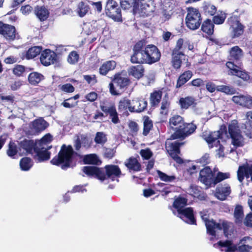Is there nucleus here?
I'll return each mask as SVG.
<instances>
[{
  "instance_id": "nucleus-1",
  "label": "nucleus",
  "mask_w": 252,
  "mask_h": 252,
  "mask_svg": "<svg viewBox=\"0 0 252 252\" xmlns=\"http://www.w3.org/2000/svg\"><path fill=\"white\" fill-rule=\"evenodd\" d=\"M133 51V54L130 58L133 63L151 64L158 62L160 58V53L156 46L146 45L141 41L135 45Z\"/></svg>"
},
{
  "instance_id": "nucleus-2",
  "label": "nucleus",
  "mask_w": 252,
  "mask_h": 252,
  "mask_svg": "<svg viewBox=\"0 0 252 252\" xmlns=\"http://www.w3.org/2000/svg\"><path fill=\"white\" fill-rule=\"evenodd\" d=\"M202 136L207 142L210 148L213 147L216 148V155L218 157L224 156V145L225 142L223 141V139L224 140L225 138L228 139H230L227 135L225 126H221L220 129L217 131L205 132Z\"/></svg>"
},
{
  "instance_id": "nucleus-3",
  "label": "nucleus",
  "mask_w": 252,
  "mask_h": 252,
  "mask_svg": "<svg viewBox=\"0 0 252 252\" xmlns=\"http://www.w3.org/2000/svg\"><path fill=\"white\" fill-rule=\"evenodd\" d=\"M184 121L182 117L179 115H176L172 117L169 120V127L170 128L175 130L174 134L171 136V139H175L178 138H185L186 137L193 133L196 129V126L192 123H189L187 127H184L183 128L186 129V127L189 128V130L182 131V127L184 124Z\"/></svg>"
},
{
  "instance_id": "nucleus-4",
  "label": "nucleus",
  "mask_w": 252,
  "mask_h": 252,
  "mask_svg": "<svg viewBox=\"0 0 252 252\" xmlns=\"http://www.w3.org/2000/svg\"><path fill=\"white\" fill-rule=\"evenodd\" d=\"M187 200L184 197H178L174 202L173 206L178 212V216L188 223L195 224L193 210L191 208H185Z\"/></svg>"
},
{
  "instance_id": "nucleus-5",
  "label": "nucleus",
  "mask_w": 252,
  "mask_h": 252,
  "mask_svg": "<svg viewBox=\"0 0 252 252\" xmlns=\"http://www.w3.org/2000/svg\"><path fill=\"white\" fill-rule=\"evenodd\" d=\"M200 216L202 220L205 222L207 232L212 236H216L217 233L223 230L224 234L228 236L227 229L228 224L224 221H220L216 223L213 220H209L208 212L207 210H203L200 212Z\"/></svg>"
},
{
  "instance_id": "nucleus-6",
  "label": "nucleus",
  "mask_w": 252,
  "mask_h": 252,
  "mask_svg": "<svg viewBox=\"0 0 252 252\" xmlns=\"http://www.w3.org/2000/svg\"><path fill=\"white\" fill-rule=\"evenodd\" d=\"M73 153V150L71 146L63 145L58 156L53 158L51 162L55 165L63 164L62 168L64 169L70 166Z\"/></svg>"
},
{
  "instance_id": "nucleus-7",
  "label": "nucleus",
  "mask_w": 252,
  "mask_h": 252,
  "mask_svg": "<svg viewBox=\"0 0 252 252\" xmlns=\"http://www.w3.org/2000/svg\"><path fill=\"white\" fill-rule=\"evenodd\" d=\"M228 133L231 144L234 146H242L244 143V138L236 120H233L229 124Z\"/></svg>"
},
{
  "instance_id": "nucleus-8",
  "label": "nucleus",
  "mask_w": 252,
  "mask_h": 252,
  "mask_svg": "<svg viewBox=\"0 0 252 252\" xmlns=\"http://www.w3.org/2000/svg\"><path fill=\"white\" fill-rule=\"evenodd\" d=\"M186 17L187 26L190 29H197L201 24L200 14L198 10L193 7H189Z\"/></svg>"
},
{
  "instance_id": "nucleus-9",
  "label": "nucleus",
  "mask_w": 252,
  "mask_h": 252,
  "mask_svg": "<svg viewBox=\"0 0 252 252\" xmlns=\"http://www.w3.org/2000/svg\"><path fill=\"white\" fill-rule=\"evenodd\" d=\"M128 84V79L122 76L121 74H116L113 80V82L109 84V89L111 94L113 95L120 94L119 89H122Z\"/></svg>"
},
{
  "instance_id": "nucleus-10",
  "label": "nucleus",
  "mask_w": 252,
  "mask_h": 252,
  "mask_svg": "<svg viewBox=\"0 0 252 252\" xmlns=\"http://www.w3.org/2000/svg\"><path fill=\"white\" fill-rule=\"evenodd\" d=\"M106 14L115 21H120L122 19L121 10L116 1L108 0L105 6Z\"/></svg>"
},
{
  "instance_id": "nucleus-11",
  "label": "nucleus",
  "mask_w": 252,
  "mask_h": 252,
  "mask_svg": "<svg viewBox=\"0 0 252 252\" xmlns=\"http://www.w3.org/2000/svg\"><path fill=\"white\" fill-rule=\"evenodd\" d=\"M228 23L230 26V33L232 37H236L243 34L244 27L240 23L237 17H231L228 19Z\"/></svg>"
},
{
  "instance_id": "nucleus-12",
  "label": "nucleus",
  "mask_w": 252,
  "mask_h": 252,
  "mask_svg": "<svg viewBox=\"0 0 252 252\" xmlns=\"http://www.w3.org/2000/svg\"><path fill=\"white\" fill-rule=\"evenodd\" d=\"M199 180L207 188L211 187L212 185L214 186V174L208 167H206L200 171Z\"/></svg>"
},
{
  "instance_id": "nucleus-13",
  "label": "nucleus",
  "mask_w": 252,
  "mask_h": 252,
  "mask_svg": "<svg viewBox=\"0 0 252 252\" xmlns=\"http://www.w3.org/2000/svg\"><path fill=\"white\" fill-rule=\"evenodd\" d=\"M181 145H182V143L177 141L170 142L169 139H168L166 143V147L168 152L171 157L179 163L183 162L182 158L178 155L180 153L179 148Z\"/></svg>"
},
{
  "instance_id": "nucleus-14",
  "label": "nucleus",
  "mask_w": 252,
  "mask_h": 252,
  "mask_svg": "<svg viewBox=\"0 0 252 252\" xmlns=\"http://www.w3.org/2000/svg\"><path fill=\"white\" fill-rule=\"evenodd\" d=\"M51 147H45L37 145L33 149V156L34 158L39 162L48 160L50 158V153L48 151Z\"/></svg>"
},
{
  "instance_id": "nucleus-15",
  "label": "nucleus",
  "mask_w": 252,
  "mask_h": 252,
  "mask_svg": "<svg viewBox=\"0 0 252 252\" xmlns=\"http://www.w3.org/2000/svg\"><path fill=\"white\" fill-rule=\"evenodd\" d=\"M226 66L229 69L228 74L236 75L245 81L249 79V74L243 71L239 66L234 64L233 63L228 62L226 63Z\"/></svg>"
},
{
  "instance_id": "nucleus-16",
  "label": "nucleus",
  "mask_w": 252,
  "mask_h": 252,
  "mask_svg": "<svg viewBox=\"0 0 252 252\" xmlns=\"http://www.w3.org/2000/svg\"><path fill=\"white\" fill-rule=\"evenodd\" d=\"M48 126V123L40 118L32 121L30 125L29 132L31 134H38Z\"/></svg>"
},
{
  "instance_id": "nucleus-17",
  "label": "nucleus",
  "mask_w": 252,
  "mask_h": 252,
  "mask_svg": "<svg viewBox=\"0 0 252 252\" xmlns=\"http://www.w3.org/2000/svg\"><path fill=\"white\" fill-rule=\"evenodd\" d=\"M138 9L142 15H148L155 10L152 0H138Z\"/></svg>"
},
{
  "instance_id": "nucleus-18",
  "label": "nucleus",
  "mask_w": 252,
  "mask_h": 252,
  "mask_svg": "<svg viewBox=\"0 0 252 252\" xmlns=\"http://www.w3.org/2000/svg\"><path fill=\"white\" fill-rule=\"evenodd\" d=\"M40 60L43 65L49 66L56 61L57 55L54 51L46 49L42 52Z\"/></svg>"
},
{
  "instance_id": "nucleus-19",
  "label": "nucleus",
  "mask_w": 252,
  "mask_h": 252,
  "mask_svg": "<svg viewBox=\"0 0 252 252\" xmlns=\"http://www.w3.org/2000/svg\"><path fill=\"white\" fill-rule=\"evenodd\" d=\"M232 101L236 104L248 109L252 108V97L247 95H234L232 97Z\"/></svg>"
},
{
  "instance_id": "nucleus-20",
  "label": "nucleus",
  "mask_w": 252,
  "mask_h": 252,
  "mask_svg": "<svg viewBox=\"0 0 252 252\" xmlns=\"http://www.w3.org/2000/svg\"><path fill=\"white\" fill-rule=\"evenodd\" d=\"M251 178L252 181V165L247 163L239 167L237 171V178L239 182H242L244 178Z\"/></svg>"
},
{
  "instance_id": "nucleus-21",
  "label": "nucleus",
  "mask_w": 252,
  "mask_h": 252,
  "mask_svg": "<svg viewBox=\"0 0 252 252\" xmlns=\"http://www.w3.org/2000/svg\"><path fill=\"white\" fill-rule=\"evenodd\" d=\"M0 34L7 39H13L15 37L14 27L0 22Z\"/></svg>"
},
{
  "instance_id": "nucleus-22",
  "label": "nucleus",
  "mask_w": 252,
  "mask_h": 252,
  "mask_svg": "<svg viewBox=\"0 0 252 252\" xmlns=\"http://www.w3.org/2000/svg\"><path fill=\"white\" fill-rule=\"evenodd\" d=\"M83 171L90 176H94L101 181L106 179V176L102 171L95 166H85Z\"/></svg>"
},
{
  "instance_id": "nucleus-23",
  "label": "nucleus",
  "mask_w": 252,
  "mask_h": 252,
  "mask_svg": "<svg viewBox=\"0 0 252 252\" xmlns=\"http://www.w3.org/2000/svg\"><path fill=\"white\" fill-rule=\"evenodd\" d=\"M230 192L231 188L228 184H221L217 187L215 195L218 199L224 200Z\"/></svg>"
},
{
  "instance_id": "nucleus-24",
  "label": "nucleus",
  "mask_w": 252,
  "mask_h": 252,
  "mask_svg": "<svg viewBox=\"0 0 252 252\" xmlns=\"http://www.w3.org/2000/svg\"><path fill=\"white\" fill-rule=\"evenodd\" d=\"M35 144L32 140H24L20 143L19 155H22L28 153L33 154V149Z\"/></svg>"
},
{
  "instance_id": "nucleus-25",
  "label": "nucleus",
  "mask_w": 252,
  "mask_h": 252,
  "mask_svg": "<svg viewBox=\"0 0 252 252\" xmlns=\"http://www.w3.org/2000/svg\"><path fill=\"white\" fill-rule=\"evenodd\" d=\"M131 107H129V111L141 112L143 111L147 107V102L142 99H135L131 101Z\"/></svg>"
},
{
  "instance_id": "nucleus-26",
  "label": "nucleus",
  "mask_w": 252,
  "mask_h": 252,
  "mask_svg": "<svg viewBox=\"0 0 252 252\" xmlns=\"http://www.w3.org/2000/svg\"><path fill=\"white\" fill-rule=\"evenodd\" d=\"M172 63L175 68H179L183 61H187V57L183 53L172 52Z\"/></svg>"
},
{
  "instance_id": "nucleus-27",
  "label": "nucleus",
  "mask_w": 252,
  "mask_h": 252,
  "mask_svg": "<svg viewBox=\"0 0 252 252\" xmlns=\"http://www.w3.org/2000/svg\"><path fill=\"white\" fill-rule=\"evenodd\" d=\"M106 173V177L113 179L114 177L120 176L121 171L119 167L115 165H107L105 166Z\"/></svg>"
},
{
  "instance_id": "nucleus-28",
  "label": "nucleus",
  "mask_w": 252,
  "mask_h": 252,
  "mask_svg": "<svg viewBox=\"0 0 252 252\" xmlns=\"http://www.w3.org/2000/svg\"><path fill=\"white\" fill-rule=\"evenodd\" d=\"M101 109L104 112L108 113L110 115L111 121L113 123H118L119 120L118 113L114 106H101Z\"/></svg>"
},
{
  "instance_id": "nucleus-29",
  "label": "nucleus",
  "mask_w": 252,
  "mask_h": 252,
  "mask_svg": "<svg viewBox=\"0 0 252 252\" xmlns=\"http://www.w3.org/2000/svg\"><path fill=\"white\" fill-rule=\"evenodd\" d=\"M144 72V67L140 65L132 66L128 69V74L137 79L143 76Z\"/></svg>"
},
{
  "instance_id": "nucleus-30",
  "label": "nucleus",
  "mask_w": 252,
  "mask_h": 252,
  "mask_svg": "<svg viewBox=\"0 0 252 252\" xmlns=\"http://www.w3.org/2000/svg\"><path fill=\"white\" fill-rule=\"evenodd\" d=\"M215 245H217L215 244ZM217 245L221 251L225 252H234L237 250V246L230 241L219 242Z\"/></svg>"
},
{
  "instance_id": "nucleus-31",
  "label": "nucleus",
  "mask_w": 252,
  "mask_h": 252,
  "mask_svg": "<svg viewBox=\"0 0 252 252\" xmlns=\"http://www.w3.org/2000/svg\"><path fill=\"white\" fill-rule=\"evenodd\" d=\"M116 64V63L114 61L105 62L99 68L100 74L103 75H106L109 71L115 68Z\"/></svg>"
},
{
  "instance_id": "nucleus-32",
  "label": "nucleus",
  "mask_w": 252,
  "mask_h": 252,
  "mask_svg": "<svg viewBox=\"0 0 252 252\" xmlns=\"http://www.w3.org/2000/svg\"><path fill=\"white\" fill-rule=\"evenodd\" d=\"M89 7L84 2L80 1L78 3L74 11L80 17H84L88 12Z\"/></svg>"
},
{
  "instance_id": "nucleus-33",
  "label": "nucleus",
  "mask_w": 252,
  "mask_h": 252,
  "mask_svg": "<svg viewBox=\"0 0 252 252\" xmlns=\"http://www.w3.org/2000/svg\"><path fill=\"white\" fill-rule=\"evenodd\" d=\"M125 164L130 170L135 171L140 170V165L136 158H129L125 161Z\"/></svg>"
},
{
  "instance_id": "nucleus-34",
  "label": "nucleus",
  "mask_w": 252,
  "mask_h": 252,
  "mask_svg": "<svg viewBox=\"0 0 252 252\" xmlns=\"http://www.w3.org/2000/svg\"><path fill=\"white\" fill-rule=\"evenodd\" d=\"M40 46H34L30 48L26 52L25 58L28 60L33 59L38 55L41 51Z\"/></svg>"
},
{
  "instance_id": "nucleus-35",
  "label": "nucleus",
  "mask_w": 252,
  "mask_h": 252,
  "mask_svg": "<svg viewBox=\"0 0 252 252\" xmlns=\"http://www.w3.org/2000/svg\"><path fill=\"white\" fill-rule=\"evenodd\" d=\"M192 76V73L190 71H187L181 74L177 81L176 87H180L186 83Z\"/></svg>"
},
{
  "instance_id": "nucleus-36",
  "label": "nucleus",
  "mask_w": 252,
  "mask_h": 252,
  "mask_svg": "<svg viewBox=\"0 0 252 252\" xmlns=\"http://www.w3.org/2000/svg\"><path fill=\"white\" fill-rule=\"evenodd\" d=\"M35 13L41 21H44L48 17L49 12L44 7H37L35 10Z\"/></svg>"
},
{
  "instance_id": "nucleus-37",
  "label": "nucleus",
  "mask_w": 252,
  "mask_h": 252,
  "mask_svg": "<svg viewBox=\"0 0 252 252\" xmlns=\"http://www.w3.org/2000/svg\"><path fill=\"white\" fill-rule=\"evenodd\" d=\"M234 216L235 221L237 223H241L244 217L243 207L240 205H237L234 209Z\"/></svg>"
},
{
  "instance_id": "nucleus-38",
  "label": "nucleus",
  "mask_w": 252,
  "mask_h": 252,
  "mask_svg": "<svg viewBox=\"0 0 252 252\" xmlns=\"http://www.w3.org/2000/svg\"><path fill=\"white\" fill-rule=\"evenodd\" d=\"M44 78L43 76L37 72H32L29 75V81L32 85L39 83Z\"/></svg>"
},
{
  "instance_id": "nucleus-39",
  "label": "nucleus",
  "mask_w": 252,
  "mask_h": 252,
  "mask_svg": "<svg viewBox=\"0 0 252 252\" xmlns=\"http://www.w3.org/2000/svg\"><path fill=\"white\" fill-rule=\"evenodd\" d=\"M202 31L209 35L213 34L214 32V25L211 20H206L202 24Z\"/></svg>"
},
{
  "instance_id": "nucleus-40",
  "label": "nucleus",
  "mask_w": 252,
  "mask_h": 252,
  "mask_svg": "<svg viewBox=\"0 0 252 252\" xmlns=\"http://www.w3.org/2000/svg\"><path fill=\"white\" fill-rule=\"evenodd\" d=\"M32 159L29 158H22L20 162V166L22 170L28 171L32 166Z\"/></svg>"
},
{
  "instance_id": "nucleus-41",
  "label": "nucleus",
  "mask_w": 252,
  "mask_h": 252,
  "mask_svg": "<svg viewBox=\"0 0 252 252\" xmlns=\"http://www.w3.org/2000/svg\"><path fill=\"white\" fill-rule=\"evenodd\" d=\"M194 101L195 100L193 97L188 96L185 98H181L179 102L182 108L187 109L194 104Z\"/></svg>"
},
{
  "instance_id": "nucleus-42",
  "label": "nucleus",
  "mask_w": 252,
  "mask_h": 252,
  "mask_svg": "<svg viewBox=\"0 0 252 252\" xmlns=\"http://www.w3.org/2000/svg\"><path fill=\"white\" fill-rule=\"evenodd\" d=\"M157 173L160 179L165 182H173L176 179L179 180V178H177L175 175L169 176L159 170L157 171Z\"/></svg>"
},
{
  "instance_id": "nucleus-43",
  "label": "nucleus",
  "mask_w": 252,
  "mask_h": 252,
  "mask_svg": "<svg viewBox=\"0 0 252 252\" xmlns=\"http://www.w3.org/2000/svg\"><path fill=\"white\" fill-rule=\"evenodd\" d=\"M83 160L86 164H97L100 162L95 154H90L85 156Z\"/></svg>"
},
{
  "instance_id": "nucleus-44",
  "label": "nucleus",
  "mask_w": 252,
  "mask_h": 252,
  "mask_svg": "<svg viewBox=\"0 0 252 252\" xmlns=\"http://www.w3.org/2000/svg\"><path fill=\"white\" fill-rule=\"evenodd\" d=\"M230 174L228 172L223 173L221 172H218L214 177V184L215 186L217 184L229 178Z\"/></svg>"
},
{
  "instance_id": "nucleus-45",
  "label": "nucleus",
  "mask_w": 252,
  "mask_h": 252,
  "mask_svg": "<svg viewBox=\"0 0 252 252\" xmlns=\"http://www.w3.org/2000/svg\"><path fill=\"white\" fill-rule=\"evenodd\" d=\"M242 56V51L238 46H235L231 48L230 51V57L231 59L238 60Z\"/></svg>"
},
{
  "instance_id": "nucleus-46",
  "label": "nucleus",
  "mask_w": 252,
  "mask_h": 252,
  "mask_svg": "<svg viewBox=\"0 0 252 252\" xmlns=\"http://www.w3.org/2000/svg\"><path fill=\"white\" fill-rule=\"evenodd\" d=\"M131 101L124 98L120 101L118 105V109L121 111L126 110L128 109L129 111V107H131Z\"/></svg>"
},
{
  "instance_id": "nucleus-47",
  "label": "nucleus",
  "mask_w": 252,
  "mask_h": 252,
  "mask_svg": "<svg viewBox=\"0 0 252 252\" xmlns=\"http://www.w3.org/2000/svg\"><path fill=\"white\" fill-rule=\"evenodd\" d=\"M217 91L224 93L227 94H233L235 93V90L234 88L223 85L217 86Z\"/></svg>"
},
{
  "instance_id": "nucleus-48",
  "label": "nucleus",
  "mask_w": 252,
  "mask_h": 252,
  "mask_svg": "<svg viewBox=\"0 0 252 252\" xmlns=\"http://www.w3.org/2000/svg\"><path fill=\"white\" fill-rule=\"evenodd\" d=\"M81 144L85 147L88 145V140L84 135H82L80 138L78 137L75 141L74 146L77 150L80 148Z\"/></svg>"
},
{
  "instance_id": "nucleus-49",
  "label": "nucleus",
  "mask_w": 252,
  "mask_h": 252,
  "mask_svg": "<svg viewBox=\"0 0 252 252\" xmlns=\"http://www.w3.org/2000/svg\"><path fill=\"white\" fill-rule=\"evenodd\" d=\"M79 56L76 51L71 52L67 58V62L71 64H74L78 62Z\"/></svg>"
},
{
  "instance_id": "nucleus-50",
  "label": "nucleus",
  "mask_w": 252,
  "mask_h": 252,
  "mask_svg": "<svg viewBox=\"0 0 252 252\" xmlns=\"http://www.w3.org/2000/svg\"><path fill=\"white\" fill-rule=\"evenodd\" d=\"M144 131L143 134L146 135L153 126L152 122L148 117H144Z\"/></svg>"
},
{
  "instance_id": "nucleus-51",
  "label": "nucleus",
  "mask_w": 252,
  "mask_h": 252,
  "mask_svg": "<svg viewBox=\"0 0 252 252\" xmlns=\"http://www.w3.org/2000/svg\"><path fill=\"white\" fill-rule=\"evenodd\" d=\"M52 136L50 133H48L45 135L40 141L37 142L35 144L45 147L47 144L52 141Z\"/></svg>"
},
{
  "instance_id": "nucleus-52",
  "label": "nucleus",
  "mask_w": 252,
  "mask_h": 252,
  "mask_svg": "<svg viewBox=\"0 0 252 252\" xmlns=\"http://www.w3.org/2000/svg\"><path fill=\"white\" fill-rule=\"evenodd\" d=\"M161 98V93L158 92H154L151 95L150 101L153 105H156L159 103Z\"/></svg>"
},
{
  "instance_id": "nucleus-53",
  "label": "nucleus",
  "mask_w": 252,
  "mask_h": 252,
  "mask_svg": "<svg viewBox=\"0 0 252 252\" xmlns=\"http://www.w3.org/2000/svg\"><path fill=\"white\" fill-rule=\"evenodd\" d=\"M188 193L194 197H198L199 195V188L195 185H190L187 190Z\"/></svg>"
},
{
  "instance_id": "nucleus-54",
  "label": "nucleus",
  "mask_w": 252,
  "mask_h": 252,
  "mask_svg": "<svg viewBox=\"0 0 252 252\" xmlns=\"http://www.w3.org/2000/svg\"><path fill=\"white\" fill-rule=\"evenodd\" d=\"M226 18V14L221 12L220 14L217 15L213 17V22L216 24H222Z\"/></svg>"
},
{
  "instance_id": "nucleus-55",
  "label": "nucleus",
  "mask_w": 252,
  "mask_h": 252,
  "mask_svg": "<svg viewBox=\"0 0 252 252\" xmlns=\"http://www.w3.org/2000/svg\"><path fill=\"white\" fill-rule=\"evenodd\" d=\"M17 153L19 154V149H17L14 143L10 142L9 144V148L7 151V155L10 157L14 156Z\"/></svg>"
},
{
  "instance_id": "nucleus-56",
  "label": "nucleus",
  "mask_w": 252,
  "mask_h": 252,
  "mask_svg": "<svg viewBox=\"0 0 252 252\" xmlns=\"http://www.w3.org/2000/svg\"><path fill=\"white\" fill-rule=\"evenodd\" d=\"M94 141L96 143L102 144L106 142V138L103 132H98L96 134Z\"/></svg>"
},
{
  "instance_id": "nucleus-57",
  "label": "nucleus",
  "mask_w": 252,
  "mask_h": 252,
  "mask_svg": "<svg viewBox=\"0 0 252 252\" xmlns=\"http://www.w3.org/2000/svg\"><path fill=\"white\" fill-rule=\"evenodd\" d=\"M204 10L206 13L210 15H213L216 11V8L215 6L211 4H206L204 6Z\"/></svg>"
},
{
  "instance_id": "nucleus-58",
  "label": "nucleus",
  "mask_w": 252,
  "mask_h": 252,
  "mask_svg": "<svg viewBox=\"0 0 252 252\" xmlns=\"http://www.w3.org/2000/svg\"><path fill=\"white\" fill-rule=\"evenodd\" d=\"M155 79V73L153 71H150L145 76V85H149L151 82H153Z\"/></svg>"
},
{
  "instance_id": "nucleus-59",
  "label": "nucleus",
  "mask_w": 252,
  "mask_h": 252,
  "mask_svg": "<svg viewBox=\"0 0 252 252\" xmlns=\"http://www.w3.org/2000/svg\"><path fill=\"white\" fill-rule=\"evenodd\" d=\"M184 41L182 39H179L174 49L173 52L176 53H182V51L184 50V46H183Z\"/></svg>"
},
{
  "instance_id": "nucleus-60",
  "label": "nucleus",
  "mask_w": 252,
  "mask_h": 252,
  "mask_svg": "<svg viewBox=\"0 0 252 252\" xmlns=\"http://www.w3.org/2000/svg\"><path fill=\"white\" fill-rule=\"evenodd\" d=\"M60 89L63 92L68 93H72L74 91V87L69 83L61 86Z\"/></svg>"
},
{
  "instance_id": "nucleus-61",
  "label": "nucleus",
  "mask_w": 252,
  "mask_h": 252,
  "mask_svg": "<svg viewBox=\"0 0 252 252\" xmlns=\"http://www.w3.org/2000/svg\"><path fill=\"white\" fill-rule=\"evenodd\" d=\"M72 98L64 100L62 104L65 108H72L77 104V101H72Z\"/></svg>"
},
{
  "instance_id": "nucleus-62",
  "label": "nucleus",
  "mask_w": 252,
  "mask_h": 252,
  "mask_svg": "<svg viewBox=\"0 0 252 252\" xmlns=\"http://www.w3.org/2000/svg\"><path fill=\"white\" fill-rule=\"evenodd\" d=\"M140 154L141 157L145 159H149L153 155L152 152L149 149L141 150Z\"/></svg>"
},
{
  "instance_id": "nucleus-63",
  "label": "nucleus",
  "mask_w": 252,
  "mask_h": 252,
  "mask_svg": "<svg viewBox=\"0 0 252 252\" xmlns=\"http://www.w3.org/2000/svg\"><path fill=\"white\" fill-rule=\"evenodd\" d=\"M134 0H120L122 7L128 9L133 4Z\"/></svg>"
},
{
  "instance_id": "nucleus-64",
  "label": "nucleus",
  "mask_w": 252,
  "mask_h": 252,
  "mask_svg": "<svg viewBox=\"0 0 252 252\" xmlns=\"http://www.w3.org/2000/svg\"><path fill=\"white\" fill-rule=\"evenodd\" d=\"M244 223L247 226L252 227V214H249L246 216Z\"/></svg>"
}]
</instances>
